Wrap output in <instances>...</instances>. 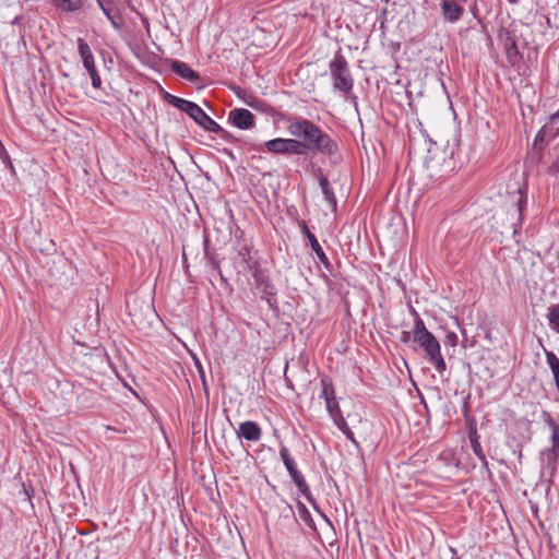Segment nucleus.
<instances>
[{
    "mask_svg": "<svg viewBox=\"0 0 559 559\" xmlns=\"http://www.w3.org/2000/svg\"><path fill=\"white\" fill-rule=\"evenodd\" d=\"M280 456L283 461V464L285 465L292 480L294 481V484L296 485V487L298 488V490L301 492V495L305 496V498L314 507L317 508L316 506V500L310 491V488L304 477V475L301 474V472L298 469L297 467V463L296 461L294 460V457L292 456L289 450L285 447V445H281L280 448Z\"/></svg>",
    "mask_w": 559,
    "mask_h": 559,
    "instance_id": "nucleus-7",
    "label": "nucleus"
},
{
    "mask_svg": "<svg viewBox=\"0 0 559 559\" xmlns=\"http://www.w3.org/2000/svg\"><path fill=\"white\" fill-rule=\"evenodd\" d=\"M545 21H546V25H547L548 27H550V28H551V27H555V28L559 29V24H558V23H552V19H551V15H550V14H548V15H546V16H545Z\"/></svg>",
    "mask_w": 559,
    "mask_h": 559,
    "instance_id": "nucleus-35",
    "label": "nucleus"
},
{
    "mask_svg": "<svg viewBox=\"0 0 559 559\" xmlns=\"http://www.w3.org/2000/svg\"><path fill=\"white\" fill-rule=\"evenodd\" d=\"M550 119L552 122H556L557 120H559V109L555 114L551 115Z\"/></svg>",
    "mask_w": 559,
    "mask_h": 559,
    "instance_id": "nucleus-42",
    "label": "nucleus"
},
{
    "mask_svg": "<svg viewBox=\"0 0 559 559\" xmlns=\"http://www.w3.org/2000/svg\"><path fill=\"white\" fill-rule=\"evenodd\" d=\"M414 343L426 353L428 360L433 365L439 373L447 369L445 361L441 354L440 343L437 337L427 330L424 320L415 312L414 322Z\"/></svg>",
    "mask_w": 559,
    "mask_h": 559,
    "instance_id": "nucleus-3",
    "label": "nucleus"
},
{
    "mask_svg": "<svg viewBox=\"0 0 559 559\" xmlns=\"http://www.w3.org/2000/svg\"><path fill=\"white\" fill-rule=\"evenodd\" d=\"M443 342L445 346L455 347L459 342L457 334L455 332H448Z\"/></svg>",
    "mask_w": 559,
    "mask_h": 559,
    "instance_id": "nucleus-30",
    "label": "nucleus"
},
{
    "mask_svg": "<svg viewBox=\"0 0 559 559\" xmlns=\"http://www.w3.org/2000/svg\"><path fill=\"white\" fill-rule=\"evenodd\" d=\"M52 7L62 12L72 13L82 9L83 0H49Z\"/></svg>",
    "mask_w": 559,
    "mask_h": 559,
    "instance_id": "nucleus-20",
    "label": "nucleus"
},
{
    "mask_svg": "<svg viewBox=\"0 0 559 559\" xmlns=\"http://www.w3.org/2000/svg\"><path fill=\"white\" fill-rule=\"evenodd\" d=\"M99 8L114 4V0H96Z\"/></svg>",
    "mask_w": 559,
    "mask_h": 559,
    "instance_id": "nucleus-38",
    "label": "nucleus"
},
{
    "mask_svg": "<svg viewBox=\"0 0 559 559\" xmlns=\"http://www.w3.org/2000/svg\"><path fill=\"white\" fill-rule=\"evenodd\" d=\"M542 419L551 431V447L540 452V459L548 469L555 471L559 459V425L548 411L542 412Z\"/></svg>",
    "mask_w": 559,
    "mask_h": 559,
    "instance_id": "nucleus-6",
    "label": "nucleus"
},
{
    "mask_svg": "<svg viewBox=\"0 0 559 559\" xmlns=\"http://www.w3.org/2000/svg\"><path fill=\"white\" fill-rule=\"evenodd\" d=\"M469 442H471V447H472V450H473V453L478 457V459H483V454L484 451H483V448L479 443V440H478V436L476 433V431H474L473 433L469 435Z\"/></svg>",
    "mask_w": 559,
    "mask_h": 559,
    "instance_id": "nucleus-28",
    "label": "nucleus"
},
{
    "mask_svg": "<svg viewBox=\"0 0 559 559\" xmlns=\"http://www.w3.org/2000/svg\"><path fill=\"white\" fill-rule=\"evenodd\" d=\"M194 365L199 372V376H200V379H201L203 385H205V372H204L201 361L198 358H194Z\"/></svg>",
    "mask_w": 559,
    "mask_h": 559,
    "instance_id": "nucleus-33",
    "label": "nucleus"
},
{
    "mask_svg": "<svg viewBox=\"0 0 559 559\" xmlns=\"http://www.w3.org/2000/svg\"><path fill=\"white\" fill-rule=\"evenodd\" d=\"M457 0H442L440 2L441 14L450 23H456L464 14V8Z\"/></svg>",
    "mask_w": 559,
    "mask_h": 559,
    "instance_id": "nucleus-18",
    "label": "nucleus"
},
{
    "mask_svg": "<svg viewBox=\"0 0 559 559\" xmlns=\"http://www.w3.org/2000/svg\"><path fill=\"white\" fill-rule=\"evenodd\" d=\"M23 488H24L25 495L27 496V499L31 500V495H29L28 490L25 488V486H23Z\"/></svg>",
    "mask_w": 559,
    "mask_h": 559,
    "instance_id": "nucleus-44",
    "label": "nucleus"
},
{
    "mask_svg": "<svg viewBox=\"0 0 559 559\" xmlns=\"http://www.w3.org/2000/svg\"><path fill=\"white\" fill-rule=\"evenodd\" d=\"M337 428L346 436V438L357 444L354 432L348 427L345 418L343 417L342 411L330 415Z\"/></svg>",
    "mask_w": 559,
    "mask_h": 559,
    "instance_id": "nucleus-22",
    "label": "nucleus"
},
{
    "mask_svg": "<svg viewBox=\"0 0 559 559\" xmlns=\"http://www.w3.org/2000/svg\"><path fill=\"white\" fill-rule=\"evenodd\" d=\"M513 204L516 207V222L512 223L513 231L512 237L514 238L515 242L519 245L520 239L518 238L521 235V228L525 221L524 212L527 207V183H523V186H520L518 188V191L513 193Z\"/></svg>",
    "mask_w": 559,
    "mask_h": 559,
    "instance_id": "nucleus-11",
    "label": "nucleus"
},
{
    "mask_svg": "<svg viewBox=\"0 0 559 559\" xmlns=\"http://www.w3.org/2000/svg\"><path fill=\"white\" fill-rule=\"evenodd\" d=\"M400 341L404 344L414 342V329L412 331H403L400 336Z\"/></svg>",
    "mask_w": 559,
    "mask_h": 559,
    "instance_id": "nucleus-32",
    "label": "nucleus"
},
{
    "mask_svg": "<svg viewBox=\"0 0 559 559\" xmlns=\"http://www.w3.org/2000/svg\"><path fill=\"white\" fill-rule=\"evenodd\" d=\"M105 16L109 20L114 28L119 29L121 27V16L114 4L100 8Z\"/></svg>",
    "mask_w": 559,
    "mask_h": 559,
    "instance_id": "nucleus-23",
    "label": "nucleus"
},
{
    "mask_svg": "<svg viewBox=\"0 0 559 559\" xmlns=\"http://www.w3.org/2000/svg\"><path fill=\"white\" fill-rule=\"evenodd\" d=\"M203 246H204V255L211 261V263L216 261L215 257L211 253L210 240H209V236L206 234L204 235Z\"/></svg>",
    "mask_w": 559,
    "mask_h": 559,
    "instance_id": "nucleus-31",
    "label": "nucleus"
},
{
    "mask_svg": "<svg viewBox=\"0 0 559 559\" xmlns=\"http://www.w3.org/2000/svg\"><path fill=\"white\" fill-rule=\"evenodd\" d=\"M238 255L240 257L241 259V262L243 264V267L245 269H249V270H253L254 267V263L251 264L250 261H251V255H250V249L247 245H243L239 250H238Z\"/></svg>",
    "mask_w": 559,
    "mask_h": 559,
    "instance_id": "nucleus-27",
    "label": "nucleus"
},
{
    "mask_svg": "<svg viewBox=\"0 0 559 559\" xmlns=\"http://www.w3.org/2000/svg\"><path fill=\"white\" fill-rule=\"evenodd\" d=\"M546 361L552 372L554 381L559 380V358L555 355V353L550 350H546Z\"/></svg>",
    "mask_w": 559,
    "mask_h": 559,
    "instance_id": "nucleus-25",
    "label": "nucleus"
},
{
    "mask_svg": "<svg viewBox=\"0 0 559 559\" xmlns=\"http://www.w3.org/2000/svg\"><path fill=\"white\" fill-rule=\"evenodd\" d=\"M252 277L254 281L255 289L260 293L261 299L267 302V306L272 310H277V292L274 284L271 282L269 274L266 271L259 267L258 262H254V267L252 270Z\"/></svg>",
    "mask_w": 559,
    "mask_h": 559,
    "instance_id": "nucleus-8",
    "label": "nucleus"
},
{
    "mask_svg": "<svg viewBox=\"0 0 559 559\" xmlns=\"http://www.w3.org/2000/svg\"><path fill=\"white\" fill-rule=\"evenodd\" d=\"M464 412H467L468 411V403L467 401L464 402V407H463Z\"/></svg>",
    "mask_w": 559,
    "mask_h": 559,
    "instance_id": "nucleus-45",
    "label": "nucleus"
},
{
    "mask_svg": "<svg viewBox=\"0 0 559 559\" xmlns=\"http://www.w3.org/2000/svg\"><path fill=\"white\" fill-rule=\"evenodd\" d=\"M286 130L290 136L297 139L298 152L300 155H322L329 157L331 164H336L338 156L337 141L322 130L313 121L294 117L287 118Z\"/></svg>",
    "mask_w": 559,
    "mask_h": 559,
    "instance_id": "nucleus-1",
    "label": "nucleus"
},
{
    "mask_svg": "<svg viewBox=\"0 0 559 559\" xmlns=\"http://www.w3.org/2000/svg\"><path fill=\"white\" fill-rule=\"evenodd\" d=\"M0 159L2 160V163L7 166V168L11 171V174H15V168L13 166V163L10 158V155L8 154L4 145L2 144V142L0 141Z\"/></svg>",
    "mask_w": 559,
    "mask_h": 559,
    "instance_id": "nucleus-29",
    "label": "nucleus"
},
{
    "mask_svg": "<svg viewBox=\"0 0 559 559\" xmlns=\"http://www.w3.org/2000/svg\"><path fill=\"white\" fill-rule=\"evenodd\" d=\"M236 436L239 440L258 442L262 438V429L257 421L246 420L239 425Z\"/></svg>",
    "mask_w": 559,
    "mask_h": 559,
    "instance_id": "nucleus-17",
    "label": "nucleus"
},
{
    "mask_svg": "<svg viewBox=\"0 0 559 559\" xmlns=\"http://www.w3.org/2000/svg\"><path fill=\"white\" fill-rule=\"evenodd\" d=\"M449 552H450V559H462V557L459 556L456 549L449 548Z\"/></svg>",
    "mask_w": 559,
    "mask_h": 559,
    "instance_id": "nucleus-39",
    "label": "nucleus"
},
{
    "mask_svg": "<svg viewBox=\"0 0 559 559\" xmlns=\"http://www.w3.org/2000/svg\"><path fill=\"white\" fill-rule=\"evenodd\" d=\"M164 99L168 104L186 112L205 131L218 134L221 138L225 140H230L233 138L228 131L223 129L215 120H213L209 115H206V112L198 104L171 95L168 92H165Z\"/></svg>",
    "mask_w": 559,
    "mask_h": 559,
    "instance_id": "nucleus-2",
    "label": "nucleus"
},
{
    "mask_svg": "<svg viewBox=\"0 0 559 559\" xmlns=\"http://www.w3.org/2000/svg\"><path fill=\"white\" fill-rule=\"evenodd\" d=\"M301 231L305 238L309 241V245L313 252L316 253L318 260L323 264L324 269L329 272H332V264L323 251L321 245L319 243L317 237L309 230L306 221L300 222Z\"/></svg>",
    "mask_w": 559,
    "mask_h": 559,
    "instance_id": "nucleus-16",
    "label": "nucleus"
},
{
    "mask_svg": "<svg viewBox=\"0 0 559 559\" xmlns=\"http://www.w3.org/2000/svg\"><path fill=\"white\" fill-rule=\"evenodd\" d=\"M171 70L182 79H186L190 82H197L200 79L198 72L192 70L187 63L180 60H174L171 62Z\"/></svg>",
    "mask_w": 559,
    "mask_h": 559,
    "instance_id": "nucleus-19",
    "label": "nucleus"
},
{
    "mask_svg": "<svg viewBox=\"0 0 559 559\" xmlns=\"http://www.w3.org/2000/svg\"><path fill=\"white\" fill-rule=\"evenodd\" d=\"M263 147L265 151L272 154L282 155H299L297 139L292 138H275L266 141L263 145H254L253 148L258 152H262Z\"/></svg>",
    "mask_w": 559,
    "mask_h": 559,
    "instance_id": "nucleus-9",
    "label": "nucleus"
},
{
    "mask_svg": "<svg viewBox=\"0 0 559 559\" xmlns=\"http://www.w3.org/2000/svg\"><path fill=\"white\" fill-rule=\"evenodd\" d=\"M522 456V452H521V449L519 450V457L521 459Z\"/></svg>",
    "mask_w": 559,
    "mask_h": 559,
    "instance_id": "nucleus-47",
    "label": "nucleus"
},
{
    "mask_svg": "<svg viewBox=\"0 0 559 559\" xmlns=\"http://www.w3.org/2000/svg\"><path fill=\"white\" fill-rule=\"evenodd\" d=\"M212 264H213L214 269L218 271L221 280L226 283L227 280H226V277L223 275V273L221 271L219 263L217 261H214V262H212Z\"/></svg>",
    "mask_w": 559,
    "mask_h": 559,
    "instance_id": "nucleus-37",
    "label": "nucleus"
},
{
    "mask_svg": "<svg viewBox=\"0 0 559 559\" xmlns=\"http://www.w3.org/2000/svg\"><path fill=\"white\" fill-rule=\"evenodd\" d=\"M138 14L141 16V19H142L143 23H145L146 25H148V20H147L145 16H143L142 14H140V13H138Z\"/></svg>",
    "mask_w": 559,
    "mask_h": 559,
    "instance_id": "nucleus-43",
    "label": "nucleus"
},
{
    "mask_svg": "<svg viewBox=\"0 0 559 559\" xmlns=\"http://www.w3.org/2000/svg\"><path fill=\"white\" fill-rule=\"evenodd\" d=\"M312 175L318 180L321 191L324 195V200L331 206L332 211H336L337 199L333 188L330 185L328 176L324 174L323 168L312 164Z\"/></svg>",
    "mask_w": 559,
    "mask_h": 559,
    "instance_id": "nucleus-14",
    "label": "nucleus"
},
{
    "mask_svg": "<svg viewBox=\"0 0 559 559\" xmlns=\"http://www.w3.org/2000/svg\"><path fill=\"white\" fill-rule=\"evenodd\" d=\"M329 69L331 76L333 79V87L347 96L354 86V79L352 76L348 62L344 55L342 53V49L335 52L333 59L329 63Z\"/></svg>",
    "mask_w": 559,
    "mask_h": 559,
    "instance_id": "nucleus-5",
    "label": "nucleus"
},
{
    "mask_svg": "<svg viewBox=\"0 0 559 559\" xmlns=\"http://www.w3.org/2000/svg\"><path fill=\"white\" fill-rule=\"evenodd\" d=\"M555 385H556V388H557V390L559 392V380L555 381Z\"/></svg>",
    "mask_w": 559,
    "mask_h": 559,
    "instance_id": "nucleus-46",
    "label": "nucleus"
},
{
    "mask_svg": "<svg viewBox=\"0 0 559 559\" xmlns=\"http://www.w3.org/2000/svg\"><path fill=\"white\" fill-rule=\"evenodd\" d=\"M320 385H321V393L320 399H323L325 402V408L329 413V415H332L334 413L337 414V412L341 409L338 402L336 400L335 395V389L332 379L329 376H322L320 378Z\"/></svg>",
    "mask_w": 559,
    "mask_h": 559,
    "instance_id": "nucleus-13",
    "label": "nucleus"
},
{
    "mask_svg": "<svg viewBox=\"0 0 559 559\" xmlns=\"http://www.w3.org/2000/svg\"><path fill=\"white\" fill-rule=\"evenodd\" d=\"M481 457H483V459H479V461L481 462L483 467H485V468H487V469H488V461H487V459H486V455H485V454H483V456H481Z\"/></svg>",
    "mask_w": 559,
    "mask_h": 559,
    "instance_id": "nucleus-41",
    "label": "nucleus"
},
{
    "mask_svg": "<svg viewBox=\"0 0 559 559\" xmlns=\"http://www.w3.org/2000/svg\"><path fill=\"white\" fill-rule=\"evenodd\" d=\"M297 510H298V515H299L300 520L310 528H314L316 527L314 521L312 519L310 511L307 509V507L302 502L298 501Z\"/></svg>",
    "mask_w": 559,
    "mask_h": 559,
    "instance_id": "nucleus-26",
    "label": "nucleus"
},
{
    "mask_svg": "<svg viewBox=\"0 0 559 559\" xmlns=\"http://www.w3.org/2000/svg\"><path fill=\"white\" fill-rule=\"evenodd\" d=\"M459 2H466L467 0H457Z\"/></svg>",
    "mask_w": 559,
    "mask_h": 559,
    "instance_id": "nucleus-48",
    "label": "nucleus"
},
{
    "mask_svg": "<svg viewBox=\"0 0 559 559\" xmlns=\"http://www.w3.org/2000/svg\"><path fill=\"white\" fill-rule=\"evenodd\" d=\"M547 319L549 328L559 334V304L548 307Z\"/></svg>",
    "mask_w": 559,
    "mask_h": 559,
    "instance_id": "nucleus-24",
    "label": "nucleus"
},
{
    "mask_svg": "<svg viewBox=\"0 0 559 559\" xmlns=\"http://www.w3.org/2000/svg\"><path fill=\"white\" fill-rule=\"evenodd\" d=\"M231 90L239 98L243 100L246 105H248L251 108L259 109L260 106L263 104V102L260 98H258L251 93H248L246 90L239 86H235Z\"/></svg>",
    "mask_w": 559,
    "mask_h": 559,
    "instance_id": "nucleus-21",
    "label": "nucleus"
},
{
    "mask_svg": "<svg viewBox=\"0 0 559 559\" xmlns=\"http://www.w3.org/2000/svg\"><path fill=\"white\" fill-rule=\"evenodd\" d=\"M228 122L240 130H250L255 126V117L246 108H234L228 114Z\"/></svg>",
    "mask_w": 559,
    "mask_h": 559,
    "instance_id": "nucleus-15",
    "label": "nucleus"
},
{
    "mask_svg": "<svg viewBox=\"0 0 559 559\" xmlns=\"http://www.w3.org/2000/svg\"><path fill=\"white\" fill-rule=\"evenodd\" d=\"M346 98L350 99L352 104L354 105L355 109L358 111V98L356 95L352 94V92L345 96Z\"/></svg>",
    "mask_w": 559,
    "mask_h": 559,
    "instance_id": "nucleus-36",
    "label": "nucleus"
},
{
    "mask_svg": "<svg viewBox=\"0 0 559 559\" xmlns=\"http://www.w3.org/2000/svg\"><path fill=\"white\" fill-rule=\"evenodd\" d=\"M557 4L559 5V0H557Z\"/></svg>",
    "mask_w": 559,
    "mask_h": 559,
    "instance_id": "nucleus-49",
    "label": "nucleus"
},
{
    "mask_svg": "<svg viewBox=\"0 0 559 559\" xmlns=\"http://www.w3.org/2000/svg\"><path fill=\"white\" fill-rule=\"evenodd\" d=\"M426 142H429V146L424 165L429 173V177L432 179L449 177L456 168V162L453 158L454 152L441 151L431 139L426 140Z\"/></svg>",
    "mask_w": 559,
    "mask_h": 559,
    "instance_id": "nucleus-4",
    "label": "nucleus"
},
{
    "mask_svg": "<svg viewBox=\"0 0 559 559\" xmlns=\"http://www.w3.org/2000/svg\"><path fill=\"white\" fill-rule=\"evenodd\" d=\"M287 368H288V365H286V367H285V371H284V381H285L286 386H287L288 389L294 390V389H295L294 383H293L292 379H290V378H288V377H287V374H286V372H287Z\"/></svg>",
    "mask_w": 559,
    "mask_h": 559,
    "instance_id": "nucleus-34",
    "label": "nucleus"
},
{
    "mask_svg": "<svg viewBox=\"0 0 559 559\" xmlns=\"http://www.w3.org/2000/svg\"><path fill=\"white\" fill-rule=\"evenodd\" d=\"M515 28L502 27L499 31L498 39L503 46L508 61L511 64L518 63L521 59V52L518 46V34Z\"/></svg>",
    "mask_w": 559,
    "mask_h": 559,
    "instance_id": "nucleus-10",
    "label": "nucleus"
},
{
    "mask_svg": "<svg viewBox=\"0 0 559 559\" xmlns=\"http://www.w3.org/2000/svg\"><path fill=\"white\" fill-rule=\"evenodd\" d=\"M552 10H554L555 12L549 13V14H550V15H554V20H555V22L557 23V21H559V12H558V10H557V7H552Z\"/></svg>",
    "mask_w": 559,
    "mask_h": 559,
    "instance_id": "nucleus-40",
    "label": "nucleus"
},
{
    "mask_svg": "<svg viewBox=\"0 0 559 559\" xmlns=\"http://www.w3.org/2000/svg\"><path fill=\"white\" fill-rule=\"evenodd\" d=\"M78 49L80 57L83 62V67L86 69L91 76L92 86L96 90L102 87V79L95 66V59L91 50L90 45L83 39H78Z\"/></svg>",
    "mask_w": 559,
    "mask_h": 559,
    "instance_id": "nucleus-12",
    "label": "nucleus"
}]
</instances>
